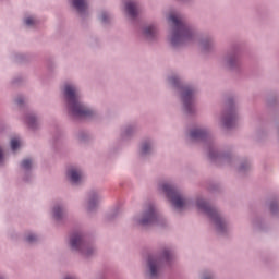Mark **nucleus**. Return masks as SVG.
Masks as SVG:
<instances>
[{
    "mask_svg": "<svg viewBox=\"0 0 279 279\" xmlns=\"http://www.w3.org/2000/svg\"><path fill=\"white\" fill-rule=\"evenodd\" d=\"M64 95L68 99V106L74 117H92L93 110L80 104V95L73 85H65Z\"/></svg>",
    "mask_w": 279,
    "mask_h": 279,
    "instance_id": "f257e3e1",
    "label": "nucleus"
},
{
    "mask_svg": "<svg viewBox=\"0 0 279 279\" xmlns=\"http://www.w3.org/2000/svg\"><path fill=\"white\" fill-rule=\"evenodd\" d=\"M169 21L173 23L174 31L171 38L172 45H180L182 40H186L189 36H191V31L189 29V26L184 22H182V17L175 14H171L169 16Z\"/></svg>",
    "mask_w": 279,
    "mask_h": 279,
    "instance_id": "f03ea898",
    "label": "nucleus"
},
{
    "mask_svg": "<svg viewBox=\"0 0 279 279\" xmlns=\"http://www.w3.org/2000/svg\"><path fill=\"white\" fill-rule=\"evenodd\" d=\"M197 207L199 210H203V213H206V215H208V217L213 219L219 232H223L226 228V221H223V218H221L217 209L209 206V204L203 199L197 201Z\"/></svg>",
    "mask_w": 279,
    "mask_h": 279,
    "instance_id": "7ed1b4c3",
    "label": "nucleus"
},
{
    "mask_svg": "<svg viewBox=\"0 0 279 279\" xmlns=\"http://www.w3.org/2000/svg\"><path fill=\"white\" fill-rule=\"evenodd\" d=\"M162 191L165 194H167V197L172 202L174 208L178 210H182V208H186V199L180 195V192L175 190L172 185L165 183L162 185Z\"/></svg>",
    "mask_w": 279,
    "mask_h": 279,
    "instance_id": "20e7f679",
    "label": "nucleus"
},
{
    "mask_svg": "<svg viewBox=\"0 0 279 279\" xmlns=\"http://www.w3.org/2000/svg\"><path fill=\"white\" fill-rule=\"evenodd\" d=\"M182 99L186 112H191V108H193V89L185 88L182 95Z\"/></svg>",
    "mask_w": 279,
    "mask_h": 279,
    "instance_id": "39448f33",
    "label": "nucleus"
},
{
    "mask_svg": "<svg viewBox=\"0 0 279 279\" xmlns=\"http://www.w3.org/2000/svg\"><path fill=\"white\" fill-rule=\"evenodd\" d=\"M156 221V210L154 206H150L148 210L144 214L143 219L140 221L142 226H149V223H154Z\"/></svg>",
    "mask_w": 279,
    "mask_h": 279,
    "instance_id": "423d86ee",
    "label": "nucleus"
},
{
    "mask_svg": "<svg viewBox=\"0 0 279 279\" xmlns=\"http://www.w3.org/2000/svg\"><path fill=\"white\" fill-rule=\"evenodd\" d=\"M68 178H70L72 184H80V182H82L83 174L82 171L71 168L68 171Z\"/></svg>",
    "mask_w": 279,
    "mask_h": 279,
    "instance_id": "0eeeda50",
    "label": "nucleus"
},
{
    "mask_svg": "<svg viewBox=\"0 0 279 279\" xmlns=\"http://www.w3.org/2000/svg\"><path fill=\"white\" fill-rule=\"evenodd\" d=\"M158 259H154V257H149L148 259V267L150 269V277L157 278L158 277Z\"/></svg>",
    "mask_w": 279,
    "mask_h": 279,
    "instance_id": "6e6552de",
    "label": "nucleus"
},
{
    "mask_svg": "<svg viewBox=\"0 0 279 279\" xmlns=\"http://www.w3.org/2000/svg\"><path fill=\"white\" fill-rule=\"evenodd\" d=\"M72 5L80 12V14L84 13L85 10H88V2L86 0H73Z\"/></svg>",
    "mask_w": 279,
    "mask_h": 279,
    "instance_id": "1a4fd4ad",
    "label": "nucleus"
},
{
    "mask_svg": "<svg viewBox=\"0 0 279 279\" xmlns=\"http://www.w3.org/2000/svg\"><path fill=\"white\" fill-rule=\"evenodd\" d=\"M126 12L132 16V19H136L138 15V5L136 2H126Z\"/></svg>",
    "mask_w": 279,
    "mask_h": 279,
    "instance_id": "9d476101",
    "label": "nucleus"
},
{
    "mask_svg": "<svg viewBox=\"0 0 279 279\" xmlns=\"http://www.w3.org/2000/svg\"><path fill=\"white\" fill-rule=\"evenodd\" d=\"M82 235L81 234H74L71 238L70 245L72 250H82Z\"/></svg>",
    "mask_w": 279,
    "mask_h": 279,
    "instance_id": "9b49d317",
    "label": "nucleus"
},
{
    "mask_svg": "<svg viewBox=\"0 0 279 279\" xmlns=\"http://www.w3.org/2000/svg\"><path fill=\"white\" fill-rule=\"evenodd\" d=\"M235 122H236V117L234 114H232V113H229L223 119L225 128H232Z\"/></svg>",
    "mask_w": 279,
    "mask_h": 279,
    "instance_id": "f8f14e48",
    "label": "nucleus"
},
{
    "mask_svg": "<svg viewBox=\"0 0 279 279\" xmlns=\"http://www.w3.org/2000/svg\"><path fill=\"white\" fill-rule=\"evenodd\" d=\"M191 138H193L194 141L197 138H204L206 136V131L202 130V129H196L193 130L190 133Z\"/></svg>",
    "mask_w": 279,
    "mask_h": 279,
    "instance_id": "ddd939ff",
    "label": "nucleus"
},
{
    "mask_svg": "<svg viewBox=\"0 0 279 279\" xmlns=\"http://www.w3.org/2000/svg\"><path fill=\"white\" fill-rule=\"evenodd\" d=\"M144 35L146 36V38H154L156 36V26H147L144 29Z\"/></svg>",
    "mask_w": 279,
    "mask_h": 279,
    "instance_id": "4468645a",
    "label": "nucleus"
},
{
    "mask_svg": "<svg viewBox=\"0 0 279 279\" xmlns=\"http://www.w3.org/2000/svg\"><path fill=\"white\" fill-rule=\"evenodd\" d=\"M19 147H21V140L16 138V137L12 138L11 140V149L13 151H16L19 149Z\"/></svg>",
    "mask_w": 279,
    "mask_h": 279,
    "instance_id": "2eb2a0df",
    "label": "nucleus"
},
{
    "mask_svg": "<svg viewBox=\"0 0 279 279\" xmlns=\"http://www.w3.org/2000/svg\"><path fill=\"white\" fill-rule=\"evenodd\" d=\"M95 206H97V194H94L88 203V210H93V208H95Z\"/></svg>",
    "mask_w": 279,
    "mask_h": 279,
    "instance_id": "dca6fc26",
    "label": "nucleus"
},
{
    "mask_svg": "<svg viewBox=\"0 0 279 279\" xmlns=\"http://www.w3.org/2000/svg\"><path fill=\"white\" fill-rule=\"evenodd\" d=\"M63 214H64V210H62V208H60V207H54L53 208V217H54V219H60Z\"/></svg>",
    "mask_w": 279,
    "mask_h": 279,
    "instance_id": "f3484780",
    "label": "nucleus"
},
{
    "mask_svg": "<svg viewBox=\"0 0 279 279\" xmlns=\"http://www.w3.org/2000/svg\"><path fill=\"white\" fill-rule=\"evenodd\" d=\"M21 167H22V169H25L26 171H27L28 169H32V160H29V159H24V160L22 161V163H21Z\"/></svg>",
    "mask_w": 279,
    "mask_h": 279,
    "instance_id": "a211bd4d",
    "label": "nucleus"
},
{
    "mask_svg": "<svg viewBox=\"0 0 279 279\" xmlns=\"http://www.w3.org/2000/svg\"><path fill=\"white\" fill-rule=\"evenodd\" d=\"M25 23L28 25V27H32V25H36V20L34 17H27Z\"/></svg>",
    "mask_w": 279,
    "mask_h": 279,
    "instance_id": "6ab92c4d",
    "label": "nucleus"
},
{
    "mask_svg": "<svg viewBox=\"0 0 279 279\" xmlns=\"http://www.w3.org/2000/svg\"><path fill=\"white\" fill-rule=\"evenodd\" d=\"M27 123L31 128H34V123H36V118L34 116H31L28 119H27Z\"/></svg>",
    "mask_w": 279,
    "mask_h": 279,
    "instance_id": "aec40b11",
    "label": "nucleus"
},
{
    "mask_svg": "<svg viewBox=\"0 0 279 279\" xmlns=\"http://www.w3.org/2000/svg\"><path fill=\"white\" fill-rule=\"evenodd\" d=\"M149 149H150L149 144H147V143L143 144L142 154H147L149 151Z\"/></svg>",
    "mask_w": 279,
    "mask_h": 279,
    "instance_id": "412c9836",
    "label": "nucleus"
},
{
    "mask_svg": "<svg viewBox=\"0 0 279 279\" xmlns=\"http://www.w3.org/2000/svg\"><path fill=\"white\" fill-rule=\"evenodd\" d=\"M26 241H27L28 243H34V241H38V238H37L36 235H28V236L26 238Z\"/></svg>",
    "mask_w": 279,
    "mask_h": 279,
    "instance_id": "4be33fe9",
    "label": "nucleus"
},
{
    "mask_svg": "<svg viewBox=\"0 0 279 279\" xmlns=\"http://www.w3.org/2000/svg\"><path fill=\"white\" fill-rule=\"evenodd\" d=\"M100 20L102 21V23H106L108 21V13H102Z\"/></svg>",
    "mask_w": 279,
    "mask_h": 279,
    "instance_id": "5701e85b",
    "label": "nucleus"
},
{
    "mask_svg": "<svg viewBox=\"0 0 279 279\" xmlns=\"http://www.w3.org/2000/svg\"><path fill=\"white\" fill-rule=\"evenodd\" d=\"M169 256H171V252H170V251H165V252H163V258H165V260H169Z\"/></svg>",
    "mask_w": 279,
    "mask_h": 279,
    "instance_id": "b1692460",
    "label": "nucleus"
},
{
    "mask_svg": "<svg viewBox=\"0 0 279 279\" xmlns=\"http://www.w3.org/2000/svg\"><path fill=\"white\" fill-rule=\"evenodd\" d=\"M3 163V149L0 148V165Z\"/></svg>",
    "mask_w": 279,
    "mask_h": 279,
    "instance_id": "393cba45",
    "label": "nucleus"
},
{
    "mask_svg": "<svg viewBox=\"0 0 279 279\" xmlns=\"http://www.w3.org/2000/svg\"><path fill=\"white\" fill-rule=\"evenodd\" d=\"M170 82H171V84H178V78L172 77V78H170Z\"/></svg>",
    "mask_w": 279,
    "mask_h": 279,
    "instance_id": "a878e982",
    "label": "nucleus"
},
{
    "mask_svg": "<svg viewBox=\"0 0 279 279\" xmlns=\"http://www.w3.org/2000/svg\"><path fill=\"white\" fill-rule=\"evenodd\" d=\"M17 101V104L21 106V104H23V100H21V99H17L16 100Z\"/></svg>",
    "mask_w": 279,
    "mask_h": 279,
    "instance_id": "bb28decb",
    "label": "nucleus"
},
{
    "mask_svg": "<svg viewBox=\"0 0 279 279\" xmlns=\"http://www.w3.org/2000/svg\"><path fill=\"white\" fill-rule=\"evenodd\" d=\"M204 279H208V277H205Z\"/></svg>",
    "mask_w": 279,
    "mask_h": 279,
    "instance_id": "cd10ccee",
    "label": "nucleus"
}]
</instances>
